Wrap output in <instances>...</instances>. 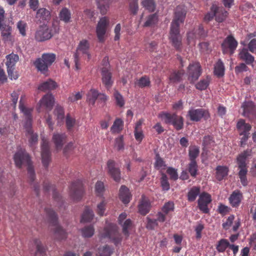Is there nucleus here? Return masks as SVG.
I'll return each instance as SVG.
<instances>
[{
  "label": "nucleus",
  "instance_id": "obj_33",
  "mask_svg": "<svg viewBox=\"0 0 256 256\" xmlns=\"http://www.w3.org/2000/svg\"><path fill=\"white\" fill-rule=\"evenodd\" d=\"M200 190L199 186H192L187 194L188 201L190 202L194 201L196 197L200 194Z\"/></svg>",
  "mask_w": 256,
  "mask_h": 256
},
{
  "label": "nucleus",
  "instance_id": "obj_51",
  "mask_svg": "<svg viewBox=\"0 0 256 256\" xmlns=\"http://www.w3.org/2000/svg\"><path fill=\"white\" fill-rule=\"evenodd\" d=\"M174 203L172 202H166L162 208V211L166 215L170 212L174 211Z\"/></svg>",
  "mask_w": 256,
  "mask_h": 256
},
{
  "label": "nucleus",
  "instance_id": "obj_22",
  "mask_svg": "<svg viewBox=\"0 0 256 256\" xmlns=\"http://www.w3.org/2000/svg\"><path fill=\"white\" fill-rule=\"evenodd\" d=\"M242 198V192L239 190H235L230 194L228 200L232 208H237L240 205Z\"/></svg>",
  "mask_w": 256,
  "mask_h": 256
},
{
  "label": "nucleus",
  "instance_id": "obj_16",
  "mask_svg": "<svg viewBox=\"0 0 256 256\" xmlns=\"http://www.w3.org/2000/svg\"><path fill=\"white\" fill-rule=\"evenodd\" d=\"M212 201L210 194L206 192H202L199 196L198 204L199 210L204 214H208L210 210L208 204Z\"/></svg>",
  "mask_w": 256,
  "mask_h": 256
},
{
  "label": "nucleus",
  "instance_id": "obj_49",
  "mask_svg": "<svg viewBox=\"0 0 256 256\" xmlns=\"http://www.w3.org/2000/svg\"><path fill=\"white\" fill-rule=\"evenodd\" d=\"M136 84L140 88L149 87L150 85V81L148 77L144 76L138 80Z\"/></svg>",
  "mask_w": 256,
  "mask_h": 256
},
{
  "label": "nucleus",
  "instance_id": "obj_48",
  "mask_svg": "<svg viewBox=\"0 0 256 256\" xmlns=\"http://www.w3.org/2000/svg\"><path fill=\"white\" fill-rule=\"evenodd\" d=\"M54 114L56 116L58 122L63 120L64 117V112L62 107L57 106L54 110Z\"/></svg>",
  "mask_w": 256,
  "mask_h": 256
},
{
  "label": "nucleus",
  "instance_id": "obj_14",
  "mask_svg": "<svg viewBox=\"0 0 256 256\" xmlns=\"http://www.w3.org/2000/svg\"><path fill=\"white\" fill-rule=\"evenodd\" d=\"M238 42L232 35L228 36L221 44L223 54L232 55L236 50Z\"/></svg>",
  "mask_w": 256,
  "mask_h": 256
},
{
  "label": "nucleus",
  "instance_id": "obj_36",
  "mask_svg": "<svg viewBox=\"0 0 256 256\" xmlns=\"http://www.w3.org/2000/svg\"><path fill=\"white\" fill-rule=\"evenodd\" d=\"M214 74L218 77L222 76L224 74V66L220 59H219L214 65Z\"/></svg>",
  "mask_w": 256,
  "mask_h": 256
},
{
  "label": "nucleus",
  "instance_id": "obj_44",
  "mask_svg": "<svg viewBox=\"0 0 256 256\" xmlns=\"http://www.w3.org/2000/svg\"><path fill=\"white\" fill-rule=\"evenodd\" d=\"M23 97V96H22L20 98V100L19 102V108L20 111L24 113L26 116V118H32V109L27 108L24 106V104L22 101Z\"/></svg>",
  "mask_w": 256,
  "mask_h": 256
},
{
  "label": "nucleus",
  "instance_id": "obj_56",
  "mask_svg": "<svg viewBox=\"0 0 256 256\" xmlns=\"http://www.w3.org/2000/svg\"><path fill=\"white\" fill-rule=\"evenodd\" d=\"M188 169L190 175L195 177L197 174L198 171V165L196 161H190L188 164Z\"/></svg>",
  "mask_w": 256,
  "mask_h": 256
},
{
  "label": "nucleus",
  "instance_id": "obj_34",
  "mask_svg": "<svg viewBox=\"0 0 256 256\" xmlns=\"http://www.w3.org/2000/svg\"><path fill=\"white\" fill-rule=\"evenodd\" d=\"M94 214L93 211L88 207H86L82 214L80 222H90L93 219Z\"/></svg>",
  "mask_w": 256,
  "mask_h": 256
},
{
  "label": "nucleus",
  "instance_id": "obj_11",
  "mask_svg": "<svg viewBox=\"0 0 256 256\" xmlns=\"http://www.w3.org/2000/svg\"><path fill=\"white\" fill-rule=\"evenodd\" d=\"M202 72L201 66L198 62L190 63L187 68L188 80L190 84H194L198 80Z\"/></svg>",
  "mask_w": 256,
  "mask_h": 256
},
{
  "label": "nucleus",
  "instance_id": "obj_42",
  "mask_svg": "<svg viewBox=\"0 0 256 256\" xmlns=\"http://www.w3.org/2000/svg\"><path fill=\"white\" fill-rule=\"evenodd\" d=\"M36 18L42 20H47L50 18V12L46 8H40L38 10Z\"/></svg>",
  "mask_w": 256,
  "mask_h": 256
},
{
  "label": "nucleus",
  "instance_id": "obj_59",
  "mask_svg": "<svg viewBox=\"0 0 256 256\" xmlns=\"http://www.w3.org/2000/svg\"><path fill=\"white\" fill-rule=\"evenodd\" d=\"M95 190L98 196H102L104 190V183L100 181L98 182L95 186Z\"/></svg>",
  "mask_w": 256,
  "mask_h": 256
},
{
  "label": "nucleus",
  "instance_id": "obj_31",
  "mask_svg": "<svg viewBox=\"0 0 256 256\" xmlns=\"http://www.w3.org/2000/svg\"><path fill=\"white\" fill-rule=\"evenodd\" d=\"M56 83L51 79L42 82L38 86V90L41 91L45 92L46 90H50L56 88Z\"/></svg>",
  "mask_w": 256,
  "mask_h": 256
},
{
  "label": "nucleus",
  "instance_id": "obj_2",
  "mask_svg": "<svg viewBox=\"0 0 256 256\" xmlns=\"http://www.w3.org/2000/svg\"><path fill=\"white\" fill-rule=\"evenodd\" d=\"M14 159L16 167L20 168L22 164L28 166V173L30 182L32 184L35 179V173L29 154L24 150L20 149L14 154Z\"/></svg>",
  "mask_w": 256,
  "mask_h": 256
},
{
  "label": "nucleus",
  "instance_id": "obj_24",
  "mask_svg": "<svg viewBox=\"0 0 256 256\" xmlns=\"http://www.w3.org/2000/svg\"><path fill=\"white\" fill-rule=\"evenodd\" d=\"M138 211L142 215L146 214L150 210V203L145 196H142L138 206Z\"/></svg>",
  "mask_w": 256,
  "mask_h": 256
},
{
  "label": "nucleus",
  "instance_id": "obj_15",
  "mask_svg": "<svg viewBox=\"0 0 256 256\" xmlns=\"http://www.w3.org/2000/svg\"><path fill=\"white\" fill-rule=\"evenodd\" d=\"M84 194L82 182L78 180L72 182L70 186V196L74 200H80Z\"/></svg>",
  "mask_w": 256,
  "mask_h": 256
},
{
  "label": "nucleus",
  "instance_id": "obj_47",
  "mask_svg": "<svg viewBox=\"0 0 256 256\" xmlns=\"http://www.w3.org/2000/svg\"><path fill=\"white\" fill-rule=\"evenodd\" d=\"M154 167L157 170L164 169L166 166L165 162L158 154H156Z\"/></svg>",
  "mask_w": 256,
  "mask_h": 256
},
{
  "label": "nucleus",
  "instance_id": "obj_8",
  "mask_svg": "<svg viewBox=\"0 0 256 256\" xmlns=\"http://www.w3.org/2000/svg\"><path fill=\"white\" fill-rule=\"evenodd\" d=\"M90 44L88 40H82L80 41L78 48H76V52L74 54V62L75 63L76 68L77 70H78L80 66V55H86L87 56L88 59L90 58V54L89 52Z\"/></svg>",
  "mask_w": 256,
  "mask_h": 256
},
{
  "label": "nucleus",
  "instance_id": "obj_45",
  "mask_svg": "<svg viewBox=\"0 0 256 256\" xmlns=\"http://www.w3.org/2000/svg\"><path fill=\"white\" fill-rule=\"evenodd\" d=\"M200 150L196 146H191L189 148L188 155L190 161H196V158L198 156Z\"/></svg>",
  "mask_w": 256,
  "mask_h": 256
},
{
  "label": "nucleus",
  "instance_id": "obj_23",
  "mask_svg": "<svg viewBox=\"0 0 256 256\" xmlns=\"http://www.w3.org/2000/svg\"><path fill=\"white\" fill-rule=\"evenodd\" d=\"M52 188V197L54 200L58 202V204L60 206H61L63 204V200L61 196L59 194L56 190L55 188L52 186H51L49 182H44L43 188L45 192H48Z\"/></svg>",
  "mask_w": 256,
  "mask_h": 256
},
{
  "label": "nucleus",
  "instance_id": "obj_3",
  "mask_svg": "<svg viewBox=\"0 0 256 256\" xmlns=\"http://www.w3.org/2000/svg\"><path fill=\"white\" fill-rule=\"evenodd\" d=\"M100 238L108 239L116 246L120 244L122 240V236L118 232V226L113 223H110L104 228L100 234Z\"/></svg>",
  "mask_w": 256,
  "mask_h": 256
},
{
  "label": "nucleus",
  "instance_id": "obj_12",
  "mask_svg": "<svg viewBox=\"0 0 256 256\" xmlns=\"http://www.w3.org/2000/svg\"><path fill=\"white\" fill-rule=\"evenodd\" d=\"M109 19L106 16L100 18L96 26V34L100 42H104L106 40V34L109 25Z\"/></svg>",
  "mask_w": 256,
  "mask_h": 256
},
{
  "label": "nucleus",
  "instance_id": "obj_26",
  "mask_svg": "<svg viewBox=\"0 0 256 256\" xmlns=\"http://www.w3.org/2000/svg\"><path fill=\"white\" fill-rule=\"evenodd\" d=\"M229 170L226 166H218L216 168V178L220 182L226 178L228 174Z\"/></svg>",
  "mask_w": 256,
  "mask_h": 256
},
{
  "label": "nucleus",
  "instance_id": "obj_50",
  "mask_svg": "<svg viewBox=\"0 0 256 256\" xmlns=\"http://www.w3.org/2000/svg\"><path fill=\"white\" fill-rule=\"evenodd\" d=\"M129 8L133 15H136L138 10V0H128Z\"/></svg>",
  "mask_w": 256,
  "mask_h": 256
},
{
  "label": "nucleus",
  "instance_id": "obj_62",
  "mask_svg": "<svg viewBox=\"0 0 256 256\" xmlns=\"http://www.w3.org/2000/svg\"><path fill=\"white\" fill-rule=\"evenodd\" d=\"M34 243L36 246V252L40 254L44 255L46 252L45 248L42 245L41 242L38 239L34 240Z\"/></svg>",
  "mask_w": 256,
  "mask_h": 256
},
{
  "label": "nucleus",
  "instance_id": "obj_5",
  "mask_svg": "<svg viewBox=\"0 0 256 256\" xmlns=\"http://www.w3.org/2000/svg\"><path fill=\"white\" fill-rule=\"evenodd\" d=\"M45 212L50 223L51 225L54 226V234L56 238L58 240L66 238L67 234L66 231L58 224V218L56 212L50 208H46Z\"/></svg>",
  "mask_w": 256,
  "mask_h": 256
},
{
  "label": "nucleus",
  "instance_id": "obj_4",
  "mask_svg": "<svg viewBox=\"0 0 256 256\" xmlns=\"http://www.w3.org/2000/svg\"><path fill=\"white\" fill-rule=\"evenodd\" d=\"M56 59V55L54 53H44L41 58H38L34 62L36 69L43 74L48 72V68L52 65Z\"/></svg>",
  "mask_w": 256,
  "mask_h": 256
},
{
  "label": "nucleus",
  "instance_id": "obj_25",
  "mask_svg": "<svg viewBox=\"0 0 256 256\" xmlns=\"http://www.w3.org/2000/svg\"><path fill=\"white\" fill-rule=\"evenodd\" d=\"M119 198L124 204H128L132 198L128 188L125 186H122L119 192Z\"/></svg>",
  "mask_w": 256,
  "mask_h": 256
},
{
  "label": "nucleus",
  "instance_id": "obj_41",
  "mask_svg": "<svg viewBox=\"0 0 256 256\" xmlns=\"http://www.w3.org/2000/svg\"><path fill=\"white\" fill-rule=\"evenodd\" d=\"M123 121L120 118H116L110 128L112 133H119L122 129Z\"/></svg>",
  "mask_w": 256,
  "mask_h": 256
},
{
  "label": "nucleus",
  "instance_id": "obj_53",
  "mask_svg": "<svg viewBox=\"0 0 256 256\" xmlns=\"http://www.w3.org/2000/svg\"><path fill=\"white\" fill-rule=\"evenodd\" d=\"M60 20L66 22H69L70 18V14L69 10L66 8H62L60 14Z\"/></svg>",
  "mask_w": 256,
  "mask_h": 256
},
{
  "label": "nucleus",
  "instance_id": "obj_19",
  "mask_svg": "<svg viewBox=\"0 0 256 256\" xmlns=\"http://www.w3.org/2000/svg\"><path fill=\"white\" fill-rule=\"evenodd\" d=\"M107 170L108 174L116 182H119L121 179L120 171L117 164L112 160L107 162Z\"/></svg>",
  "mask_w": 256,
  "mask_h": 256
},
{
  "label": "nucleus",
  "instance_id": "obj_46",
  "mask_svg": "<svg viewBox=\"0 0 256 256\" xmlns=\"http://www.w3.org/2000/svg\"><path fill=\"white\" fill-rule=\"evenodd\" d=\"M210 78L207 76L206 78L201 80L196 84V89L200 90H203L206 89L210 84Z\"/></svg>",
  "mask_w": 256,
  "mask_h": 256
},
{
  "label": "nucleus",
  "instance_id": "obj_10",
  "mask_svg": "<svg viewBox=\"0 0 256 256\" xmlns=\"http://www.w3.org/2000/svg\"><path fill=\"white\" fill-rule=\"evenodd\" d=\"M58 32L56 26L48 28L47 26H40L36 32L35 39L38 42H43L50 39L54 34Z\"/></svg>",
  "mask_w": 256,
  "mask_h": 256
},
{
  "label": "nucleus",
  "instance_id": "obj_30",
  "mask_svg": "<svg viewBox=\"0 0 256 256\" xmlns=\"http://www.w3.org/2000/svg\"><path fill=\"white\" fill-rule=\"evenodd\" d=\"M236 126L239 134L250 133L249 132L252 128V126L248 123H246L244 119H240L237 122Z\"/></svg>",
  "mask_w": 256,
  "mask_h": 256
},
{
  "label": "nucleus",
  "instance_id": "obj_52",
  "mask_svg": "<svg viewBox=\"0 0 256 256\" xmlns=\"http://www.w3.org/2000/svg\"><path fill=\"white\" fill-rule=\"evenodd\" d=\"M114 96L116 102V105L120 107H122L125 104V102L122 96L117 90L114 93Z\"/></svg>",
  "mask_w": 256,
  "mask_h": 256
},
{
  "label": "nucleus",
  "instance_id": "obj_32",
  "mask_svg": "<svg viewBox=\"0 0 256 256\" xmlns=\"http://www.w3.org/2000/svg\"><path fill=\"white\" fill-rule=\"evenodd\" d=\"M98 96V90L94 88H91L86 94V101L90 104L94 106Z\"/></svg>",
  "mask_w": 256,
  "mask_h": 256
},
{
  "label": "nucleus",
  "instance_id": "obj_38",
  "mask_svg": "<svg viewBox=\"0 0 256 256\" xmlns=\"http://www.w3.org/2000/svg\"><path fill=\"white\" fill-rule=\"evenodd\" d=\"M142 6L150 12H154L156 8V4L154 0H142Z\"/></svg>",
  "mask_w": 256,
  "mask_h": 256
},
{
  "label": "nucleus",
  "instance_id": "obj_35",
  "mask_svg": "<svg viewBox=\"0 0 256 256\" xmlns=\"http://www.w3.org/2000/svg\"><path fill=\"white\" fill-rule=\"evenodd\" d=\"M114 248L108 245H106L98 248L96 256H111L114 252Z\"/></svg>",
  "mask_w": 256,
  "mask_h": 256
},
{
  "label": "nucleus",
  "instance_id": "obj_7",
  "mask_svg": "<svg viewBox=\"0 0 256 256\" xmlns=\"http://www.w3.org/2000/svg\"><path fill=\"white\" fill-rule=\"evenodd\" d=\"M159 117L164 119L166 124H172L177 130H180L183 128L184 119L182 117L178 116L176 114H171L162 112L160 114Z\"/></svg>",
  "mask_w": 256,
  "mask_h": 256
},
{
  "label": "nucleus",
  "instance_id": "obj_37",
  "mask_svg": "<svg viewBox=\"0 0 256 256\" xmlns=\"http://www.w3.org/2000/svg\"><path fill=\"white\" fill-rule=\"evenodd\" d=\"M112 0H98L97 4L100 13L105 14L108 8L109 4Z\"/></svg>",
  "mask_w": 256,
  "mask_h": 256
},
{
  "label": "nucleus",
  "instance_id": "obj_54",
  "mask_svg": "<svg viewBox=\"0 0 256 256\" xmlns=\"http://www.w3.org/2000/svg\"><path fill=\"white\" fill-rule=\"evenodd\" d=\"M26 136H30L28 142L30 146L33 148L38 142V136L36 134H34L33 131L31 132H26Z\"/></svg>",
  "mask_w": 256,
  "mask_h": 256
},
{
  "label": "nucleus",
  "instance_id": "obj_40",
  "mask_svg": "<svg viewBox=\"0 0 256 256\" xmlns=\"http://www.w3.org/2000/svg\"><path fill=\"white\" fill-rule=\"evenodd\" d=\"M158 16L156 13L150 14L146 18V21L144 24V26H152L156 25L158 23Z\"/></svg>",
  "mask_w": 256,
  "mask_h": 256
},
{
  "label": "nucleus",
  "instance_id": "obj_17",
  "mask_svg": "<svg viewBox=\"0 0 256 256\" xmlns=\"http://www.w3.org/2000/svg\"><path fill=\"white\" fill-rule=\"evenodd\" d=\"M41 155L42 164L45 168H47L51 160V154L50 150L49 142L44 138H42Z\"/></svg>",
  "mask_w": 256,
  "mask_h": 256
},
{
  "label": "nucleus",
  "instance_id": "obj_57",
  "mask_svg": "<svg viewBox=\"0 0 256 256\" xmlns=\"http://www.w3.org/2000/svg\"><path fill=\"white\" fill-rule=\"evenodd\" d=\"M132 222L130 219H127L124 222L123 224H122V232L124 234L128 237L129 236V232L128 229L132 226Z\"/></svg>",
  "mask_w": 256,
  "mask_h": 256
},
{
  "label": "nucleus",
  "instance_id": "obj_6",
  "mask_svg": "<svg viewBox=\"0 0 256 256\" xmlns=\"http://www.w3.org/2000/svg\"><path fill=\"white\" fill-rule=\"evenodd\" d=\"M248 156L246 152H244L242 154H240L237 158L238 168L240 170L238 175L240 179V182L244 186L248 185V182L247 179L246 174L248 173V167L246 162V158Z\"/></svg>",
  "mask_w": 256,
  "mask_h": 256
},
{
  "label": "nucleus",
  "instance_id": "obj_29",
  "mask_svg": "<svg viewBox=\"0 0 256 256\" xmlns=\"http://www.w3.org/2000/svg\"><path fill=\"white\" fill-rule=\"evenodd\" d=\"M184 74V70H176L172 72L169 76V80L170 82L178 83L182 80V78Z\"/></svg>",
  "mask_w": 256,
  "mask_h": 256
},
{
  "label": "nucleus",
  "instance_id": "obj_39",
  "mask_svg": "<svg viewBox=\"0 0 256 256\" xmlns=\"http://www.w3.org/2000/svg\"><path fill=\"white\" fill-rule=\"evenodd\" d=\"M230 246V244L228 240L222 238L218 242L216 249L219 252H223Z\"/></svg>",
  "mask_w": 256,
  "mask_h": 256
},
{
  "label": "nucleus",
  "instance_id": "obj_27",
  "mask_svg": "<svg viewBox=\"0 0 256 256\" xmlns=\"http://www.w3.org/2000/svg\"><path fill=\"white\" fill-rule=\"evenodd\" d=\"M66 136L64 134H54L52 136V142L55 144L56 150H61L65 142Z\"/></svg>",
  "mask_w": 256,
  "mask_h": 256
},
{
  "label": "nucleus",
  "instance_id": "obj_43",
  "mask_svg": "<svg viewBox=\"0 0 256 256\" xmlns=\"http://www.w3.org/2000/svg\"><path fill=\"white\" fill-rule=\"evenodd\" d=\"M82 234L83 237L90 238L94 233V228L92 225L86 226L81 230Z\"/></svg>",
  "mask_w": 256,
  "mask_h": 256
},
{
  "label": "nucleus",
  "instance_id": "obj_60",
  "mask_svg": "<svg viewBox=\"0 0 256 256\" xmlns=\"http://www.w3.org/2000/svg\"><path fill=\"white\" fill-rule=\"evenodd\" d=\"M26 22L20 20L17 24V28H18L20 33L22 36L26 35Z\"/></svg>",
  "mask_w": 256,
  "mask_h": 256
},
{
  "label": "nucleus",
  "instance_id": "obj_21",
  "mask_svg": "<svg viewBox=\"0 0 256 256\" xmlns=\"http://www.w3.org/2000/svg\"><path fill=\"white\" fill-rule=\"evenodd\" d=\"M102 80V84L107 90H110L113 84L112 74L106 67H104L101 70Z\"/></svg>",
  "mask_w": 256,
  "mask_h": 256
},
{
  "label": "nucleus",
  "instance_id": "obj_20",
  "mask_svg": "<svg viewBox=\"0 0 256 256\" xmlns=\"http://www.w3.org/2000/svg\"><path fill=\"white\" fill-rule=\"evenodd\" d=\"M54 104V98L50 94H45L40 101V106L38 108V111L40 112V108L44 107L47 110H50Z\"/></svg>",
  "mask_w": 256,
  "mask_h": 256
},
{
  "label": "nucleus",
  "instance_id": "obj_61",
  "mask_svg": "<svg viewBox=\"0 0 256 256\" xmlns=\"http://www.w3.org/2000/svg\"><path fill=\"white\" fill-rule=\"evenodd\" d=\"M147 224L146 227L149 230H154V228L158 226V222L156 219H152L148 217L146 218Z\"/></svg>",
  "mask_w": 256,
  "mask_h": 256
},
{
  "label": "nucleus",
  "instance_id": "obj_58",
  "mask_svg": "<svg viewBox=\"0 0 256 256\" xmlns=\"http://www.w3.org/2000/svg\"><path fill=\"white\" fill-rule=\"evenodd\" d=\"M228 14V12L224 10L222 12H218V8L216 10V22H223L225 18H226Z\"/></svg>",
  "mask_w": 256,
  "mask_h": 256
},
{
  "label": "nucleus",
  "instance_id": "obj_13",
  "mask_svg": "<svg viewBox=\"0 0 256 256\" xmlns=\"http://www.w3.org/2000/svg\"><path fill=\"white\" fill-rule=\"evenodd\" d=\"M187 116L192 122H198L200 121L202 118L206 120L210 118L208 112L204 108H191L188 112Z\"/></svg>",
  "mask_w": 256,
  "mask_h": 256
},
{
  "label": "nucleus",
  "instance_id": "obj_28",
  "mask_svg": "<svg viewBox=\"0 0 256 256\" xmlns=\"http://www.w3.org/2000/svg\"><path fill=\"white\" fill-rule=\"evenodd\" d=\"M239 58L242 60L244 61L247 64H251L253 63L254 60V58L251 54H250L248 50L243 48L239 53Z\"/></svg>",
  "mask_w": 256,
  "mask_h": 256
},
{
  "label": "nucleus",
  "instance_id": "obj_63",
  "mask_svg": "<svg viewBox=\"0 0 256 256\" xmlns=\"http://www.w3.org/2000/svg\"><path fill=\"white\" fill-rule=\"evenodd\" d=\"M167 174L170 176V178L176 180L178 178V174L176 170L173 168L169 167L166 170Z\"/></svg>",
  "mask_w": 256,
  "mask_h": 256
},
{
  "label": "nucleus",
  "instance_id": "obj_9",
  "mask_svg": "<svg viewBox=\"0 0 256 256\" xmlns=\"http://www.w3.org/2000/svg\"><path fill=\"white\" fill-rule=\"evenodd\" d=\"M6 64L8 77L11 80H16L18 78L17 72H14L16 64L19 60V56L16 54L12 53L6 56Z\"/></svg>",
  "mask_w": 256,
  "mask_h": 256
},
{
  "label": "nucleus",
  "instance_id": "obj_64",
  "mask_svg": "<svg viewBox=\"0 0 256 256\" xmlns=\"http://www.w3.org/2000/svg\"><path fill=\"white\" fill-rule=\"evenodd\" d=\"M76 123L74 118H72L70 114H67L66 117V126L68 130H70L74 127Z\"/></svg>",
  "mask_w": 256,
  "mask_h": 256
},
{
  "label": "nucleus",
  "instance_id": "obj_1",
  "mask_svg": "<svg viewBox=\"0 0 256 256\" xmlns=\"http://www.w3.org/2000/svg\"><path fill=\"white\" fill-rule=\"evenodd\" d=\"M186 8L184 6L176 7L174 17L171 22L169 38L172 46L178 51H180L182 46V38L180 34V26L184 23L186 14Z\"/></svg>",
  "mask_w": 256,
  "mask_h": 256
},
{
  "label": "nucleus",
  "instance_id": "obj_55",
  "mask_svg": "<svg viewBox=\"0 0 256 256\" xmlns=\"http://www.w3.org/2000/svg\"><path fill=\"white\" fill-rule=\"evenodd\" d=\"M160 184L164 190H170V186L168 182V178L166 175L164 173H162V174Z\"/></svg>",
  "mask_w": 256,
  "mask_h": 256
},
{
  "label": "nucleus",
  "instance_id": "obj_18",
  "mask_svg": "<svg viewBox=\"0 0 256 256\" xmlns=\"http://www.w3.org/2000/svg\"><path fill=\"white\" fill-rule=\"evenodd\" d=\"M242 108L243 109L242 115L250 120H256V106L252 101L243 102Z\"/></svg>",
  "mask_w": 256,
  "mask_h": 256
}]
</instances>
